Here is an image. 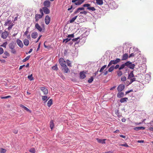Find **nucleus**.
Instances as JSON below:
<instances>
[{
    "label": "nucleus",
    "instance_id": "24",
    "mask_svg": "<svg viewBox=\"0 0 153 153\" xmlns=\"http://www.w3.org/2000/svg\"><path fill=\"white\" fill-rule=\"evenodd\" d=\"M85 1V0H78V1L74 3V4L76 6H79L82 4Z\"/></svg>",
    "mask_w": 153,
    "mask_h": 153
},
{
    "label": "nucleus",
    "instance_id": "58",
    "mask_svg": "<svg viewBox=\"0 0 153 153\" xmlns=\"http://www.w3.org/2000/svg\"><path fill=\"white\" fill-rule=\"evenodd\" d=\"M11 52L12 53L15 54L16 53V50L14 48H13V49H11Z\"/></svg>",
    "mask_w": 153,
    "mask_h": 153
},
{
    "label": "nucleus",
    "instance_id": "59",
    "mask_svg": "<svg viewBox=\"0 0 153 153\" xmlns=\"http://www.w3.org/2000/svg\"><path fill=\"white\" fill-rule=\"evenodd\" d=\"M106 69L104 70V72H103V75H106L109 72L108 71H106Z\"/></svg>",
    "mask_w": 153,
    "mask_h": 153
},
{
    "label": "nucleus",
    "instance_id": "39",
    "mask_svg": "<svg viewBox=\"0 0 153 153\" xmlns=\"http://www.w3.org/2000/svg\"><path fill=\"white\" fill-rule=\"evenodd\" d=\"M52 68L53 70L56 71H57L58 69L57 64H56L55 65L52 66Z\"/></svg>",
    "mask_w": 153,
    "mask_h": 153
},
{
    "label": "nucleus",
    "instance_id": "47",
    "mask_svg": "<svg viewBox=\"0 0 153 153\" xmlns=\"http://www.w3.org/2000/svg\"><path fill=\"white\" fill-rule=\"evenodd\" d=\"M10 22H11V20L8 19H7L6 21L5 22L4 25L5 26H7V24Z\"/></svg>",
    "mask_w": 153,
    "mask_h": 153
},
{
    "label": "nucleus",
    "instance_id": "57",
    "mask_svg": "<svg viewBox=\"0 0 153 153\" xmlns=\"http://www.w3.org/2000/svg\"><path fill=\"white\" fill-rule=\"evenodd\" d=\"M126 79V77L125 76H123L121 77V80L123 81H125Z\"/></svg>",
    "mask_w": 153,
    "mask_h": 153
},
{
    "label": "nucleus",
    "instance_id": "42",
    "mask_svg": "<svg viewBox=\"0 0 153 153\" xmlns=\"http://www.w3.org/2000/svg\"><path fill=\"white\" fill-rule=\"evenodd\" d=\"M117 75L118 76H121L123 75V73L120 70H119L117 71Z\"/></svg>",
    "mask_w": 153,
    "mask_h": 153
},
{
    "label": "nucleus",
    "instance_id": "56",
    "mask_svg": "<svg viewBox=\"0 0 153 153\" xmlns=\"http://www.w3.org/2000/svg\"><path fill=\"white\" fill-rule=\"evenodd\" d=\"M43 9H42L40 8L39 9V12H40V13L41 14L40 15H42V17L44 15V13H43Z\"/></svg>",
    "mask_w": 153,
    "mask_h": 153
},
{
    "label": "nucleus",
    "instance_id": "63",
    "mask_svg": "<svg viewBox=\"0 0 153 153\" xmlns=\"http://www.w3.org/2000/svg\"><path fill=\"white\" fill-rule=\"evenodd\" d=\"M88 13V12L85 11H84L80 12V14H84L85 15H86Z\"/></svg>",
    "mask_w": 153,
    "mask_h": 153
},
{
    "label": "nucleus",
    "instance_id": "44",
    "mask_svg": "<svg viewBox=\"0 0 153 153\" xmlns=\"http://www.w3.org/2000/svg\"><path fill=\"white\" fill-rule=\"evenodd\" d=\"M134 74H128V76L127 78L128 79H130V78H134Z\"/></svg>",
    "mask_w": 153,
    "mask_h": 153
},
{
    "label": "nucleus",
    "instance_id": "61",
    "mask_svg": "<svg viewBox=\"0 0 153 153\" xmlns=\"http://www.w3.org/2000/svg\"><path fill=\"white\" fill-rule=\"evenodd\" d=\"M67 37L68 38H73L74 37V33L68 35Z\"/></svg>",
    "mask_w": 153,
    "mask_h": 153
},
{
    "label": "nucleus",
    "instance_id": "51",
    "mask_svg": "<svg viewBox=\"0 0 153 153\" xmlns=\"http://www.w3.org/2000/svg\"><path fill=\"white\" fill-rule=\"evenodd\" d=\"M14 25V24H13V23H12L10 25H9V26L7 28V29H8V30H10L11 29L12 27Z\"/></svg>",
    "mask_w": 153,
    "mask_h": 153
},
{
    "label": "nucleus",
    "instance_id": "40",
    "mask_svg": "<svg viewBox=\"0 0 153 153\" xmlns=\"http://www.w3.org/2000/svg\"><path fill=\"white\" fill-rule=\"evenodd\" d=\"M82 36H80L79 37H78L76 38H75L74 39H72V41H73L74 42L76 41L77 40H78V39H82Z\"/></svg>",
    "mask_w": 153,
    "mask_h": 153
},
{
    "label": "nucleus",
    "instance_id": "49",
    "mask_svg": "<svg viewBox=\"0 0 153 153\" xmlns=\"http://www.w3.org/2000/svg\"><path fill=\"white\" fill-rule=\"evenodd\" d=\"M7 44V42H4L2 45H0L1 47H2L4 48H6V45Z\"/></svg>",
    "mask_w": 153,
    "mask_h": 153
},
{
    "label": "nucleus",
    "instance_id": "33",
    "mask_svg": "<svg viewBox=\"0 0 153 153\" xmlns=\"http://www.w3.org/2000/svg\"><path fill=\"white\" fill-rule=\"evenodd\" d=\"M125 66H126V65H125V62L124 63L120 65V67L119 68V70H121L124 68H125Z\"/></svg>",
    "mask_w": 153,
    "mask_h": 153
},
{
    "label": "nucleus",
    "instance_id": "13",
    "mask_svg": "<svg viewBox=\"0 0 153 153\" xmlns=\"http://www.w3.org/2000/svg\"><path fill=\"white\" fill-rule=\"evenodd\" d=\"M35 28L37 29L40 32L42 31V27H41L38 23H36L35 25Z\"/></svg>",
    "mask_w": 153,
    "mask_h": 153
},
{
    "label": "nucleus",
    "instance_id": "25",
    "mask_svg": "<svg viewBox=\"0 0 153 153\" xmlns=\"http://www.w3.org/2000/svg\"><path fill=\"white\" fill-rule=\"evenodd\" d=\"M54 126V121L53 120H51L50 121V127L51 129L52 130Z\"/></svg>",
    "mask_w": 153,
    "mask_h": 153
},
{
    "label": "nucleus",
    "instance_id": "1",
    "mask_svg": "<svg viewBox=\"0 0 153 153\" xmlns=\"http://www.w3.org/2000/svg\"><path fill=\"white\" fill-rule=\"evenodd\" d=\"M83 7H87V10L91 11H94L96 10L94 7H91L90 4L89 3L85 4L82 5Z\"/></svg>",
    "mask_w": 153,
    "mask_h": 153
},
{
    "label": "nucleus",
    "instance_id": "55",
    "mask_svg": "<svg viewBox=\"0 0 153 153\" xmlns=\"http://www.w3.org/2000/svg\"><path fill=\"white\" fill-rule=\"evenodd\" d=\"M133 90L132 89L129 90L127 91H126L125 92V95H126L128 94L129 93H130L131 92H133Z\"/></svg>",
    "mask_w": 153,
    "mask_h": 153
},
{
    "label": "nucleus",
    "instance_id": "50",
    "mask_svg": "<svg viewBox=\"0 0 153 153\" xmlns=\"http://www.w3.org/2000/svg\"><path fill=\"white\" fill-rule=\"evenodd\" d=\"M35 16L36 18L38 19H40L42 18V16L40 14H36L35 15Z\"/></svg>",
    "mask_w": 153,
    "mask_h": 153
},
{
    "label": "nucleus",
    "instance_id": "7",
    "mask_svg": "<svg viewBox=\"0 0 153 153\" xmlns=\"http://www.w3.org/2000/svg\"><path fill=\"white\" fill-rule=\"evenodd\" d=\"M9 35L8 33L6 31L2 33L1 37L4 39H6Z\"/></svg>",
    "mask_w": 153,
    "mask_h": 153
},
{
    "label": "nucleus",
    "instance_id": "17",
    "mask_svg": "<svg viewBox=\"0 0 153 153\" xmlns=\"http://www.w3.org/2000/svg\"><path fill=\"white\" fill-rule=\"evenodd\" d=\"M16 42L19 47L21 48H23V44L22 41L20 39H18L16 40Z\"/></svg>",
    "mask_w": 153,
    "mask_h": 153
},
{
    "label": "nucleus",
    "instance_id": "15",
    "mask_svg": "<svg viewBox=\"0 0 153 153\" xmlns=\"http://www.w3.org/2000/svg\"><path fill=\"white\" fill-rule=\"evenodd\" d=\"M108 5L107 4H105L104 5L102 6L101 7H100V8L104 11H106L108 10Z\"/></svg>",
    "mask_w": 153,
    "mask_h": 153
},
{
    "label": "nucleus",
    "instance_id": "41",
    "mask_svg": "<svg viewBox=\"0 0 153 153\" xmlns=\"http://www.w3.org/2000/svg\"><path fill=\"white\" fill-rule=\"evenodd\" d=\"M88 32L87 31H85L84 33L82 34L81 36H82V38L84 37H85L88 36Z\"/></svg>",
    "mask_w": 153,
    "mask_h": 153
},
{
    "label": "nucleus",
    "instance_id": "26",
    "mask_svg": "<svg viewBox=\"0 0 153 153\" xmlns=\"http://www.w3.org/2000/svg\"><path fill=\"white\" fill-rule=\"evenodd\" d=\"M20 107L23 108L25 110H26L28 112H30V113L31 112V111L29 109H28L27 107L24 106V105H21Z\"/></svg>",
    "mask_w": 153,
    "mask_h": 153
},
{
    "label": "nucleus",
    "instance_id": "30",
    "mask_svg": "<svg viewBox=\"0 0 153 153\" xmlns=\"http://www.w3.org/2000/svg\"><path fill=\"white\" fill-rule=\"evenodd\" d=\"M42 100L45 101V102H46L49 99V98H48V97L46 96H42Z\"/></svg>",
    "mask_w": 153,
    "mask_h": 153
},
{
    "label": "nucleus",
    "instance_id": "11",
    "mask_svg": "<svg viewBox=\"0 0 153 153\" xmlns=\"http://www.w3.org/2000/svg\"><path fill=\"white\" fill-rule=\"evenodd\" d=\"M121 60L120 59L117 58L116 59L114 60H111V61L112 64L114 65L119 63L120 62Z\"/></svg>",
    "mask_w": 153,
    "mask_h": 153
},
{
    "label": "nucleus",
    "instance_id": "32",
    "mask_svg": "<svg viewBox=\"0 0 153 153\" xmlns=\"http://www.w3.org/2000/svg\"><path fill=\"white\" fill-rule=\"evenodd\" d=\"M53 104V100L50 99L47 103V105L48 107H50Z\"/></svg>",
    "mask_w": 153,
    "mask_h": 153
},
{
    "label": "nucleus",
    "instance_id": "60",
    "mask_svg": "<svg viewBox=\"0 0 153 153\" xmlns=\"http://www.w3.org/2000/svg\"><path fill=\"white\" fill-rule=\"evenodd\" d=\"M30 28V27H27V28L26 31L25 32L24 35L27 36L28 32V30Z\"/></svg>",
    "mask_w": 153,
    "mask_h": 153
},
{
    "label": "nucleus",
    "instance_id": "5",
    "mask_svg": "<svg viewBox=\"0 0 153 153\" xmlns=\"http://www.w3.org/2000/svg\"><path fill=\"white\" fill-rule=\"evenodd\" d=\"M16 45V42L13 41H12L8 45L9 48L10 49L14 48Z\"/></svg>",
    "mask_w": 153,
    "mask_h": 153
},
{
    "label": "nucleus",
    "instance_id": "19",
    "mask_svg": "<svg viewBox=\"0 0 153 153\" xmlns=\"http://www.w3.org/2000/svg\"><path fill=\"white\" fill-rule=\"evenodd\" d=\"M128 57V55L127 53H125L123 54L122 59H121L122 60H125L127 59Z\"/></svg>",
    "mask_w": 153,
    "mask_h": 153
},
{
    "label": "nucleus",
    "instance_id": "29",
    "mask_svg": "<svg viewBox=\"0 0 153 153\" xmlns=\"http://www.w3.org/2000/svg\"><path fill=\"white\" fill-rule=\"evenodd\" d=\"M96 3L97 5H102L103 4V0H96Z\"/></svg>",
    "mask_w": 153,
    "mask_h": 153
},
{
    "label": "nucleus",
    "instance_id": "8",
    "mask_svg": "<svg viewBox=\"0 0 153 153\" xmlns=\"http://www.w3.org/2000/svg\"><path fill=\"white\" fill-rule=\"evenodd\" d=\"M51 19L49 16L48 15H46L45 18V22L47 25H48L50 22Z\"/></svg>",
    "mask_w": 153,
    "mask_h": 153
},
{
    "label": "nucleus",
    "instance_id": "28",
    "mask_svg": "<svg viewBox=\"0 0 153 153\" xmlns=\"http://www.w3.org/2000/svg\"><path fill=\"white\" fill-rule=\"evenodd\" d=\"M130 79V81L129 83L128 84V85H127V86L131 84L133 82L136 81V79L135 78H131Z\"/></svg>",
    "mask_w": 153,
    "mask_h": 153
},
{
    "label": "nucleus",
    "instance_id": "3",
    "mask_svg": "<svg viewBox=\"0 0 153 153\" xmlns=\"http://www.w3.org/2000/svg\"><path fill=\"white\" fill-rule=\"evenodd\" d=\"M61 69L62 70L64 73L67 74L70 72V70L68 68L66 64L61 66Z\"/></svg>",
    "mask_w": 153,
    "mask_h": 153
},
{
    "label": "nucleus",
    "instance_id": "64",
    "mask_svg": "<svg viewBox=\"0 0 153 153\" xmlns=\"http://www.w3.org/2000/svg\"><path fill=\"white\" fill-rule=\"evenodd\" d=\"M4 52V50L2 48L0 47V55L2 54Z\"/></svg>",
    "mask_w": 153,
    "mask_h": 153
},
{
    "label": "nucleus",
    "instance_id": "9",
    "mask_svg": "<svg viewBox=\"0 0 153 153\" xmlns=\"http://www.w3.org/2000/svg\"><path fill=\"white\" fill-rule=\"evenodd\" d=\"M48 7H42V9L43 10V12L45 13L46 14H49L50 13V10L48 8Z\"/></svg>",
    "mask_w": 153,
    "mask_h": 153
},
{
    "label": "nucleus",
    "instance_id": "53",
    "mask_svg": "<svg viewBox=\"0 0 153 153\" xmlns=\"http://www.w3.org/2000/svg\"><path fill=\"white\" fill-rule=\"evenodd\" d=\"M85 7H83V6L82 7H79L77 9L79 11L81 10H85Z\"/></svg>",
    "mask_w": 153,
    "mask_h": 153
},
{
    "label": "nucleus",
    "instance_id": "27",
    "mask_svg": "<svg viewBox=\"0 0 153 153\" xmlns=\"http://www.w3.org/2000/svg\"><path fill=\"white\" fill-rule=\"evenodd\" d=\"M145 128V127L143 126H140L136 127L134 128V129L136 131H138L140 130H144Z\"/></svg>",
    "mask_w": 153,
    "mask_h": 153
},
{
    "label": "nucleus",
    "instance_id": "48",
    "mask_svg": "<svg viewBox=\"0 0 153 153\" xmlns=\"http://www.w3.org/2000/svg\"><path fill=\"white\" fill-rule=\"evenodd\" d=\"M47 42V41H45L44 44V47H45V48H47L48 49H50V48H51V46L50 45H45V43Z\"/></svg>",
    "mask_w": 153,
    "mask_h": 153
},
{
    "label": "nucleus",
    "instance_id": "22",
    "mask_svg": "<svg viewBox=\"0 0 153 153\" xmlns=\"http://www.w3.org/2000/svg\"><path fill=\"white\" fill-rule=\"evenodd\" d=\"M150 77L151 76L149 74H147L146 75L145 77V80L146 81V82H149V81L150 80Z\"/></svg>",
    "mask_w": 153,
    "mask_h": 153
},
{
    "label": "nucleus",
    "instance_id": "45",
    "mask_svg": "<svg viewBox=\"0 0 153 153\" xmlns=\"http://www.w3.org/2000/svg\"><path fill=\"white\" fill-rule=\"evenodd\" d=\"M29 151L32 153H35L36 152V150L34 148H32L30 149L29 150Z\"/></svg>",
    "mask_w": 153,
    "mask_h": 153
},
{
    "label": "nucleus",
    "instance_id": "12",
    "mask_svg": "<svg viewBox=\"0 0 153 153\" xmlns=\"http://www.w3.org/2000/svg\"><path fill=\"white\" fill-rule=\"evenodd\" d=\"M40 89L44 93V95H46L48 94V89L46 88L42 87L40 88Z\"/></svg>",
    "mask_w": 153,
    "mask_h": 153
},
{
    "label": "nucleus",
    "instance_id": "14",
    "mask_svg": "<svg viewBox=\"0 0 153 153\" xmlns=\"http://www.w3.org/2000/svg\"><path fill=\"white\" fill-rule=\"evenodd\" d=\"M51 2L49 0H46L43 3L44 7H50Z\"/></svg>",
    "mask_w": 153,
    "mask_h": 153
},
{
    "label": "nucleus",
    "instance_id": "16",
    "mask_svg": "<svg viewBox=\"0 0 153 153\" xmlns=\"http://www.w3.org/2000/svg\"><path fill=\"white\" fill-rule=\"evenodd\" d=\"M125 95L124 92L120 91L117 94V97L118 98H123Z\"/></svg>",
    "mask_w": 153,
    "mask_h": 153
},
{
    "label": "nucleus",
    "instance_id": "20",
    "mask_svg": "<svg viewBox=\"0 0 153 153\" xmlns=\"http://www.w3.org/2000/svg\"><path fill=\"white\" fill-rule=\"evenodd\" d=\"M38 36V33L36 32H34L31 35V37L34 39H36Z\"/></svg>",
    "mask_w": 153,
    "mask_h": 153
},
{
    "label": "nucleus",
    "instance_id": "62",
    "mask_svg": "<svg viewBox=\"0 0 153 153\" xmlns=\"http://www.w3.org/2000/svg\"><path fill=\"white\" fill-rule=\"evenodd\" d=\"M4 54L7 56H10V54L7 51H5L4 53Z\"/></svg>",
    "mask_w": 153,
    "mask_h": 153
},
{
    "label": "nucleus",
    "instance_id": "54",
    "mask_svg": "<svg viewBox=\"0 0 153 153\" xmlns=\"http://www.w3.org/2000/svg\"><path fill=\"white\" fill-rule=\"evenodd\" d=\"M76 20V19H75L74 18V17H73L72 18V19L69 20V21H68V22H69L70 23H73L75 20Z\"/></svg>",
    "mask_w": 153,
    "mask_h": 153
},
{
    "label": "nucleus",
    "instance_id": "10",
    "mask_svg": "<svg viewBox=\"0 0 153 153\" xmlns=\"http://www.w3.org/2000/svg\"><path fill=\"white\" fill-rule=\"evenodd\" d=\"M59 62L61 66L66 64V62L62 58H60L59 59Z\"/></svg>",
    "mask_w": 153,
    "mask_h": 153
},
{
    "label": "nucleus",
    "instance_id": "31",
    "mask_svg": "<svg viewBox=\"0 0 153 153\" xmlns=\"http://www.w3.org/2000/svg\"><path fill=\"white\" fill-rule=\"evenodd\" d=\"M23 42L25 45L27 46L29 44V41L27 39H25L23 41Z\"/></svg>",
    "mask_w": 153,
    "mask_h": 153
},
{
    "label": "nucleus",
    "instance_id": "35",
    "mask_svg": "<svg viewBox=\"0 0 153 153\" xmlns=\"http://www.w3.org/2000/svg\"><path fill=\"white\" fill-rule=\"evenodd\" d=\"M94 76L91 77L90 78H89L88 80V82L89 83H91L93 81L94 79Z\"/></svg>",
    "mask_w": 153,
    "mask_h": 153
},
{
    "label": "nucleus",
    "instance_id": "21",
    "mask_svg": "<svg viewBox=\"0 0 153 153\" xmlns=\"http://www.w3.org/2000/svg\"><path fill=\"white\" fill-rule=\"evenodd\" d=\"M107 67V65H105L102 66L100 70L99 71L101 73V74L98 76H101L103 74V71L104 70V69L106 68Z\"/></svg>",
    "mask_w": 153,
    "mask_h": 153
},
{
    "label": "nucleus",
    "instance_id": "38",
    "mask_svg": "<svg viewBox=\"0 0 153 153\" xmlns=\"http://www.w3.org/2000/svg\"><path fill=\"white\" fill-rule=\"evenodd\" d=\"M30 57V55H29V56H27L24 59H23L22 60V62H26V61H27V60H28L29 59Z\"/></svg>",
    "mask_w": 153,
    "mask_h": 153
},
{
    "label": "nucleus",
    "instance_id": "43",
    "mask_svg": "<svg viewBox=\"0 0 153 153\" xmlns=\"http://www.w3.org/2000/svg\"><path fill=\"white\" fill-rule=\"evenodd\" d=\"M66 62L67 65L69 67H71V62L69 59H67L66 60Z\"/></svg>",
    "mask_w": 153,
    "mask_h": 153
},
{
    "label": "nucleus",
    "instance_id": "37",
    "mask_svg": "<svg viewBox=\"0 0 153 153\" xmlns=\"http://www.w3.org/2000/svg\"><path fill=\"white\" fill-rule=\"evenodd\" d=\"M27 78L30 81H32L34 79V77L33 76L32 74L28 75L27 76Z\"/></svg>",
    "mask_w": 153,
    "mask_h": 153
},
{
    "label": "nucleus",
    "instance_id": "36",
    "mask_svg": "<svg viewBox=\"0 0 153 153\" xmlns=\"http://www.w3.org/2000/svg\"><path fill=\"white\" fill-rule=\"evenodd\" d=\"M71 39V38H67L65 39H64L63 40V42H65V43H67L69 41H70Z\"/></svg>",
    "mask_w": 153,
    "mask_h": 153
},
{
    "label": "nucleus",
    "instance_id": "34",
    "mask_svg": "<svg viewBox=\"0 0 153 153\" xmlns=\"http://www.w3.org/2000/svg\"><path fill=\"white\" fill-rule=\"evenodd\" d=\"M114 69V65H112L108 69L109 72H111Z\"/></svg>",
    "mask_w": 153,
    "mask_h": 153
},
{
    "label": "nucleus",
    "instance_id": "23",
    "mask_svg": "<svg viewBox=\"0 0 153 153\" xmlns=\"http://www.w3.org/2000/svg\"><path fill=\"white\" fill-rule=\"evenodd\" d=\"M128 100V98L125 97L121 98V99L119 100V101L121 103H123L125 102H126Z\"/></svg>",
    "mask_w": 153,
    "mask_h": 153
},
{
    "label": "nucleus",
    "instance_id": "6",
    "mask_svg": "<svg viewBox=\"0 0 153 153\" xmlns=\"http://www.w3.org/2000/svg\"><path fill=\"white\" fill-rule=\"evenodd\" d=\"M125 85L123 84H120L117 87V90L118 92L122 91L125 88Z\"/></svg>",
    "mask_w": 153,
    "mask_h": 153
},
{
    "label": "nucleus",
    "instance_id": "52",
    "mask_svg": "<svg viewBox=\"0 0 153 153\" xmlns=\"http://www.w3.org/2000/svg\"><path fill=\"white\" fill-rule=\"evenodd\" d=\"M11 97V96H7L5 97H1V99H6L9 98H10Z\"/></svg>",
    "mask_w": 153,
    "mask_h": 153
},
{
    "label": "nucleus",
    "instance_id": "18",
    "mask_svg": "<svg viewBox=\"0 0 153 153\" xmlns=\"http://www.w3.org/2000/svg\"><path fill=\"white\" fill-rule=\"evenodd\" d=\"M97 142L100 143L105 144V141L106 140V139H102L98 138H96Z\"/></svg>",
    "mask_w": 153,
    "mask_h": 153
},
{
    "label": "nucleus",
    "instance_id": "46",
    "mask_svg": "<svg viewBox=\"0 0 153 153\" xmlns=\"http://www.w3.org/2000/svg\"><path fill=\"white\" fill-rule=\"evenodd\" d=\"M6 150L5 149L1 148L0 149V152L1 153H5L6 152Z\"/></svg>",
    "mask_w": 153,
    "mask_h": 153
},
{
    "label": "nucleus",
    "instance_id": "2",
    "mask_svg": "<svg viewBox=\"0 0 153 153\" xmlns=\"http://www.w3.org/2000/svg\"><path fill=\"white\" fill-rule=\"evenodd\" d=\"M125 65L127 68H129L132 70H133L135 67L136 64L130 61H127L125 62Z\"/></svg>",
    "mask_w": 153,
    "mask_h": 153
},
{
    "label": "nucleus",
    "instance_id": "4",
    "mask_svg": "<svg viewBox=\"0 0 153 153\" xmlns=\"http://www.w3.org/2000/svg\"><path fill=\"white\" fill-rule=\"evenodd\" d=\"M87 71H83L80 72L79 73V78L81 79H82L85 78L86 77L85 74H87Z\"/></svg>",
    "mask_w": 153,
    "mask_h": 153
}]
</instances>
